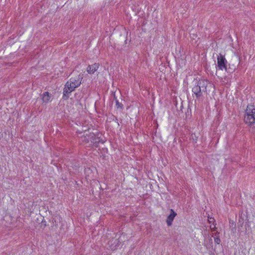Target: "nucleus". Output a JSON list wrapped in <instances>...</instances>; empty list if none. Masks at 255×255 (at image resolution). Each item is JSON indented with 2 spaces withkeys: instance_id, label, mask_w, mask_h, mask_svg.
I'll return each mask as SVG.
<instances>
[{
  "instance_id": "9d476101",
  "label": "nucleus",
  "mask_w": 255,
  "mask_h": 255,
  "mask_svg": "<svg viewBox=\"0 0 255 255\" xmlns=\"http://www.w3.org/2000/svg\"><path fill=\"white\" fill-rule=\"evenodd\" d=\"M214 241H215V242L217 244H220V243H221V240H220V239L219 238V236H217V237H215L214 238Z\"/></svg>"
},
{
  "instance_id": "20e7f679",
  "label": "nucleus",
  "mask_w": 255,
  "mask_h": 255,
  "mask_svg": "<svg viewBox=\"0 0 255 255\" xmlns=\"http://www.w3.org/2000/svg\"><path fill=\"white\" fill-rule=\"evenodd\" d=\"M244 122L250 127L255 128V115H244Z\"/></svg>"
},
{
  "instance_id": "6e6552de",
  "label": "nucleus",
  "mask_w": 255,
  "mask_h": 255,
  "mask_svg": "<svg viewBox=\"0 0 255 255\" xmlns=\"http://www.w3.org/2000/svg\"><path fill=\"white\" fill-rule=\"evenodd\" d=\"M50 96L49 95V93L48 92H45V93H43L42 98L43 102H48L50 100Z\"/></svg>"
},
{
  "instance_id": "423d86ee",
  "label": "nucleus",
  "mask_w": 255,
  "mask_h": 255,
  "mask_svg": "<svg viewBox=\"0 0 255 255\" xmlns=\"http://www.w3.org/2000/svg\"><path fill=\"white\" fill-rule=\"evenodd\" d=\"M99 67V63H95L93 65H89L87 68V71L89 74H93L98 70Z\"/></svg>"
},
{
  "instance_id": "0eeeda50",
  "label": "nucleus",
  "mask_w": 255,
  "mask_h": 255,
  "mask_svg": "<svg viewBox=\"0 0 255 255\" xmlns=\"http://www.w3.org/2000/svg\"><path fill=\"white\" fill-rule=\"evenodd\" d=\"M250 114L251 115H255V107L254 105H249L245 111L244 115Z\"/></svg>"
},
{
  "instance_id": "f03ea898",
  "label": "nucleus",
  "mask_w": 255,
  "mask_h": 255,
  "mask_svg": "<svg viewBox=\"0 0 255 255\" xmlns=\"http://www.w3.org/2000/svg\"><path fill=\"white\" fill-rule=\"evenodd\" d=\"M208 82L205 79L200 80L196 82V84L193 86L192 91L193 93V97H196L198 100H200L203 97V92H207V87Z\"/></svg>"
},
{
  "instance_id": "7ed1b4c3",
  "label": "nucleus",
  "mask_w": 255,
  "mask_h": 255,
  "mask_svg": "<svg viewBox=\"0 0 255 255\" xmlns=\"http://www.w3.org/2000/svg\"><path fill=\"white\" fill-rule=\"evenodd\" d=\"M227 61L222 54L217 57V67L219 70L227 71Z\"/></svg>"
},
{
  "instance_id": "f8f14e48",
  "label": "nucleus",
  "mask_w": 255,
  "mask_h": 255,
  "mask_svg": "<svg viewBox=\"0 0 255 255\" xmlns=\"http://www.w3.org/2000/svg\"><path fill=\"white\" fill-rule=\"evenodd\" d=\"M216 227L215 226L213 228H211V231L213 232H214L216 230Z\"/></svg>"
},
{
  "instance_id": "9b49d317",
  "label": "nucleus",
  "mask_w": 255,
  "mask_h": 255,
  "mask_svg": "<svg viewBox=\"0 0 255 255\" xmlns=\"http://www.w3.org/2000/svg\"><path fill=\"white\" fill-rule=\"evenodd\" d=\"M208 221L210 224L213 223V224H214V223L215 222V220L214 218H209L208 217Z\"/></svg>"
},
{
  "instance_id": "39448f33",
  "label": "nucleus",
  "mask_w": 255,
  "mask_h": 255,
  "mask_svg": "<svg viewBox=\"0 0 255 255\" xmlns=\"http://www.w3.org/2000/svg\"><path fill=\"white\" fill-rule=\"evenodd\" d=\"M170 214L167 217L166 219V223L168 226H170L172 225V222L177 215V214L175 212V211L173 209H170Z\"/></svg>"
},
{
  "instance_id": "f257e3e1",
  "label": "nucleus",
  "mask_w": 255,
  "mask_h": 255,
  "mask_svg": "<svg viewBox=\"0 0 255 255\" xmlns=\"http://www.w3.org/2000/svg\"><path fill=\"white\" fill-rule=\"evenodd\" d=\"M82 78V76L79 75L77 77L72 78L67 81L63 90V97L66 98H69V94L80 85L81 83L80 79Z\"/></svg>"
},
{
  "instance_id": "1a4fd4ad",
  "label": "nucleus",
  "mask_w": 255,
  "mask_h": 255,
  "mask_svg": "<svg viewBox=\"0 0 255 255\" xmlns=\"http://www.w3.org/2000/svg\"><path fill=\"white\" fill-rule=\"evenodd\" d=\"M114 99L116 100V106L117 108H120L121 109H123V105L119 102V101L117 99L115 96H114Z\"/></svg>"
},
{
  "instance_id": "ddd939ff",
  "label": "nucleus",
  "mask_w": 255,
  "mask_h": 255,
  "mask_svg": "<svg viewBox=\"0 0 255 255\" xmlns=\"http://www.w3.org/2000/svg\"><path fill=\"white\" fill-rule=\"evenodd\" d=\"M219 233L218 232H216L215 234H214V235L215 236V237H217V236H219Z\"/></svg>"
}]
</instances>
